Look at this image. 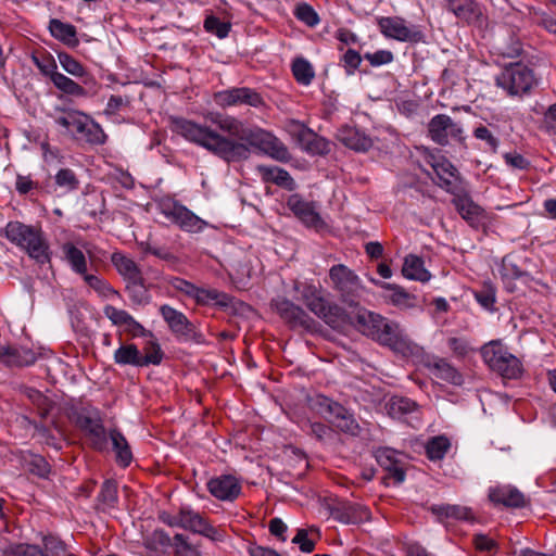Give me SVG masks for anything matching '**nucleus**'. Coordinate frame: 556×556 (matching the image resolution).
<instances>
[{
    "instance_id": "nucleus-3",
    "label": "nucleus",
    "mask_w": 556,
    "mask_h": 556,
    "mask_svg": "<svg viewBox=\"0 0 556 556\" xmlns=\"http://www.w3.org/2000/svg\"><path fill=\"white\" fill-rule=\"evenodd\" d=\"M5 237L24 249L38 264L50 262V247L40 228L21 222H10L5 227Z\"/></svg>"
},
{
    "instance_id": "nucleus-7",
    "label": "nucleus",
    "mask_w": 556,
    "mask_h": 556,
    "mask_svg": "<svg viewBox=\"0 0 556 556\" xmlns=\"http://www.w3.org/2000/svg\"><path fill=\"white\" fill-rule=\"evenodd\" d=\"M496 86L503 88L509 96H523L531 91L536 79L533 70L521 62L505 66L495 78Z\"/></svg>"
},
{
    "instance_id": "nucleus-53",
    "label": "nucleus",
    "mask_w": 556,
    "mask_h": 556,
    "mask_svg": "<svg viewBox=\"0 0 556 556\" xmlns=\"http://www.w3.org/2000/svg\"><path fill=\"white\" fill-rule=\"evenodd\" d=\"M231 28L229 22H223L219 17L210 15L204 20V29L207 33L216 35L219 39L228 36Z\"/></svg>"
},
{
    "instance_id": "nucleus-32",
    "label": "nucleus",
    "mask_w": 556,
    "mask_h": 556,
    "mask_svg": "<svg viewBox=\"0 0 556 556\" xmlns=\"http://www.w3.org/2000/svg\"><path fill=\"white\" fill-rule=\"evenodd\" d=\"M109 438L115 453V462L123 468L128 467L132 462V452L127 439L116 428L110 430Z\"/></svg>"
},
{
    "instance_id": "nucleus-13",
    "label": "nucleus",
    "mask_w": 556,
    "mask_h": 556,
    "mask_svg": "<svg viewBox=\"0 0 556 556\" xmlns=\"http://www.w3.org/2000/svg\"><path fill=\"white\" fill-rule=\"evenodd\" d=\"M270 306L279 314V316L292 329H304L313 331L315 329V320L302 307L295 305L286 298L273 299Z\"/></svg>"
},
{
    "instance_id": "nucleus-39",
    "label": "nucleus",
    "mask_w": 556,
    "mask_h": 556,
    "mask_svg": "<svg viewBox=\"0 0 556 556\" xmlns=\"http://www.w3.org/2000/svg\"><path fill=\"white\" fill-rule=\"evenodd\" d=\"M62 252L64 255V260L67 262V264L74 273L80 276H84L86 273H88L87 258L84 252L80 249H78L74 243L65 242L62 245Z\"/></svg>"
},
{
    "instance_id": "nucleus-24",
    "label": "nucleus",
    "mask_w": 556,
    "mask_h": 556,
    "mask_svg": "<svg viewBox=\"0 0 556 556\" xmlns=\"http://www.w3.org/2000/svg\"><path fill=\"white\" fill-rule=\"evenodd\" d=\"M452 202L462 218L471 227L478 229L482 225L486 216L485 211L475 203L469 195H458Z\"/></svg>"
},
{
    "instance_id": "nucleus-55",
    "label": "nucleus",
    "mask_w": 556,
    "mask_h": 556,
    "mask_svg": "<svg viewBox=\"0 0 556 556\" xmlns=\"http://www.w3.org/2000/svg\"><path fill=\"white\" fill-rule=\"evenodd\" d=\"M55 184L66 192L74 191L79 187V180L70 168H61L55 175Z\"/></svg>"
},
{
    "instance_id": "nucleus-33",
    "label": "nucleus",
    "mask_w": 556,
    "mask_h": 556,
    "mask_svg": "<svg viewBox=\"0 0 556 556\" xmlns=\"http://www.w3.org/2000/svg\"><path fill=\"white\" fill-rule=\"evenodd\" d=\"M402 274L405 278L427 282L431 278V274L425 267L424 260L416 254H408L404 258Z\"/></svg>"
},
{
    "instance_id": "nucleus-9",
    "label": "nucleus",
    "mask_w": 556,
    "mask_h": 556,
    "mask_svg": "<svg viewBox=\"0 0 556 556\" xmlns=\"http://www.w3.org/2000/svg\"><path fill=\"white\" fill-rule=\"evenodd\" d=\"M160 212L170 223L186 232L201 231L206 223L187 206L174 199H164L159 204Z\"/></svg>"
},
{
    "instance_id": "nucleus-12",
    "label": "nucleus",
    "mask_w": 556,
    "mask_h": 556,
    "mask_svg": "<svg viewBox=\"0 0 556 556\" xmlns=\"http://www.w3.org/2000/svg\"><path fill=\"white\" fill-rule=\"evenodd\" d=\"M464 130L459 123L446 114H437L428 123V137L439 146H447L450 139L465 143Z\"/></svg>"
},
{
    "instance_id": "nucleus-62",
    "label": "nucleus",
    "mask_w": 556,
    "mask_h": 556,
    "mask_svg": "<svg viewBox=\"0 0 556 556\" xmlns=\"http://www.w3.org/2000/svg\"><path fill=\"white\" fill-rule=\"evenodd\" d=\"M31 427L36 430L37 434L41 438L42 442L55 450L61 448L60 441L53 435L50 428L41 422H31Z\"/></svg>"
},
{
    "instance_id": "nucleus-16",
    "label": "nucleus",
    "mask_w": 556,
    "mask_h": 556,
    "mask_svg": "<svg viewBox=\"0 0 556 556\" xmlns=\"http://www.w3.org/2000/svg\"><path fill=\"white\" fill-rule=\"evenodd\" d=\"M377 23L381 34L387 38H392L403 42H418L422 38V33L406 26L405 21L402 17L382 16L378 18Z\"/></svg>"
},
{
    "instance_id": "nucleus-1",
    "label": "nucleus",
    "mask_w": 556,
    "mask_h": 556,
    "mask_svg": "<svg viewBox=\"0 0 556 556\" xmlns=\"http://www.w3.org/2000/svg\"><path fill=\"white\" fill-rule=\"evenodd\" d=\"M210 119L229 136H223L207 126L182 117L172 119V130L186 140L203 147L227 163L248 160L251 154L250 147L261 150L279 162H288L291 159L286 144L264 129L245 127L236 117L219 113L212 114Z\"/></svg>"
},
{
    "instance_id": "nucleus-58",
    "label": "nucleus",
    "mask_w": 556,
    "mask_h": 556,
    "mask_svg": "<svg viewBox=\"0 0 556 556\" xmlns=\"http://www.w3.org/2000/svg\"><path fill=\"white\" fill-rule=\"evenodd\" d=\"M174 548L177 556H201L198 548L191 545L184 534L174 535Z\"/></svg>"
},
{
    "instance_id": "nucleus-50",
    "label": "nucleus",
    "mask_w": 556,
    "mask_h": 556,
    "mask_svg": "<svg viewBox=\"0 0 556 556\" xmlns=\"http://www.w3.org/2000/svg\"><path fill=\"white\" fill-rule=\"evenodd\" d=\"M181 528L194 533L201 532L206 520L197 511L189 507H181Z\"/></svg>"
},
{
    "instance_id": "nucleus-22",
    "label": "nucleus",
    "mask_w": 556,
    "mask_h": 556,
    "mask_svg": "<svg viewBox=\"0 0 556 556\" xmlns=\"http://www.w3.org/2000/svg\"><path fill=\"white\" fill-rule=\"evenodd\" d=\"M330 514L333 519L346 525L362 523L370 518V511L366 506L351 502L339 503L331 507Z\"/></svg>"
},
{
    "instance_id": "nucleus-34",
    "label": "nucleus",
    "mask_w": 556,
    "mask_h": 556,
    "mask_svg": "<svg viewBox=\"0 0 556 556\" xmlns=\"http://www.w3.org/2000/svg\"><path fill=\"white\" fill-rule=\"evenodd\" d=\"M257 172L260 173L263 181L273 182L279 187L286 188L288 190L294 189V180L283 168L278 166H267V165H258Z\"/></svg>"
},
{
    "instance_id": "nucleus-20",
    "label": "nucleus",
    "mask_w": 556,
    "mask_h": 556,
    "mask_svg": "<svg viewBox=\"0 0 556 556\" xmlns=\"http://www.w3.org/2000/svg\"><path fill=\"white\" fill-rule=\"evenodd\" d=\"M336 138L344 147L355 152H367L374 144L370 136L356 126L351 125L341 126L336 134Z\"/></svg>"
},
{
    "instance_id": "nucleus-6",
    "label": "nucleus",
    "mask_w": 556,
    "mask_h": 556,
    "mask_svg": "<svg viewBox=\"0 0 556 556\" xmlns=\"http://www.w3.org/2000/svg\"><path fill=\"white\" fill-rule=\"evenodd\" d=\"M485 364L505 379H518L523 372L522 364L500 342L491 341L481 348Z\"/></svg>"
},
{
    "instance_id": "nucleus-42",
    "label": "nucleus",
    "mask_w": 556,
    "mask_h": 556,
    "mask_svg": "<svg viewBox=\"0 0 556 556\" xmlns=\"http://www.w3.org/2000/svg\"><path fill=\"white\" fill-rule=\"evenodd\" d=\"M125 290L131 302L136 305H147L151 301V295L148 287L146 286V279L143 276L126 282Z\"/></svg>"
},
{
    "instance_id": "nucleus-45",
    "label": "nucleus",
    "mask_w": 556,
    "mask_h": 556,
    "mask_svg": "<svg viewBox=\"0 0 556 556\" xmlns=\"http://www.w3.org/2000/svg\"><path fill=\"white\" fill-rule=\"evenodd\" d=\"M291 70L295 80L303 86H308L315 77L312 64L303 58H296Z\"/></svg>"
},
{
    "instance_id": "nucleus-43",
    "label": "nucleus",
    "mask_w": 556,
    "mask_h": 556,
    "mask_svg": "<svg viewBox=\"0 0 556 556\" xmlns=\"http://www.w3.org/2000/svg\"><path fill=\"white\" fill-rule=\"evenodd\" d=\"M388 413L394 418H401L417 409V404L413 400L404 396H392L387 404Z\"/></svg>"
},
{
    "instance_id": "nucleus-4",
    "label": "nucleus",
    "mask_w": 556,
    "mask_h": 556,
    "mask_svg": "<svg viewBox=\"0 0 556 556\" xmlns=\"http://www.w3.org/2000/svg\"><path fill=\"white\" fill-rule=\"evenodd\" d=\"M307 404L309 409L331 422L340 431L354 437L359 434L361 427L354 414L341 403L324 394H315L307 397Z\"/></svg>"
},
{
    "instance_id": "nucleus-35",
    "label": "nucleus",
    "mask_w": 556,
    "mask_h": 556,
    "mask_svg": "<svg viewBox=\"0 0 556 556\" xmlns=\"http://www.w3.org/2000/svg\"><path fill=\"white\" fill-rule=\"evenodd\" d=\"M428 367L437 378L451 384L462 386L464 382L463 375L445 358H435Z\"/></svg>"
},
{
    "instance_id": "nucleus-15",
    "label": "nucleus",
    "mask_w": 556,
    "mask_h": 556,
    "mask_svg": "<svg viewBox=\"0 0 556 556\" xmlns=\"http://www.w3.org/2000/svg\"><path fill=\"white\" fill-rule=\"evenodd\" d=\"M72 127L77 138L90 146H103L108 140V135L89 114L79 111L76 121L72 122Z\"/></svg>"
},
{
    "instance_id": "nucleus-47",
    "label": "nucleus",
    "mask_w": 556,
    "mask_h": 556,
    "mask_svg": "<svg viewBox=\"0 0 556 556\" xmlns=\"http://www.w3.org/2000/svg\"><path fill=\"white\" fill-rule=\"evenodd\" d=\"M83 278L85 282L100 296L106 299L111 296H119L118 291H116L106 280L102 279L101 277L86 273Z\"/></svg>"
},
{
    "instance_id": "nucleus-38",
    "label": "nucleus",
    "mask_w": 556,
    "mask_h": 556,
    "mask_svg": "<svg viewBox=\"0 0 556 556\" xmlns=\"http://www.w3.org/2000/svg\"><path fill=\"white\" fill-rule=\"evenodd\" d=\"M195 302L201 305L214 304L223 308L235 307V298L216 289L199 288Z\"/></svg>"
},
{
    "instance_id": "nucleus-48",
    "label": "nucleus",
    "mask_w": 556,
    "mask_h": 556,
    "mask_svg": "<svg viewBox=\"0 0 556 556\" xmlns=\"http://www.w3.org/2000/svg\"><path fill=\"white\" fill-rule=\"evenodd\" d=\"M477 302L485 309L495 311L496 288L490 282H484L480 289L473 292Z\"/></svg>"
},
{
    "instance_id": "nucleus-21",
    "label": "nucleus",
    "mask_w": 556,
    "mask_h": 556,
    "mask_svg": "<svg viewBox=\"0 0 556 556\" xmlns=\"http://www.w3.org/2000/svg\"><path fill=\"white\" fill-rule=\"evenodd\" d=\"M377 463L388 472L384 479H392L394 484L404 482L406 473L396 457V451L390 447H378L374 452Z\"/></svg>"
},
{
    "instance_id": "nucleus-17",
    "label": "nucleus",
    "mask_w": 556,
    "mask_h": 556,
    "mask_svg": "<svg viewBox=\"0 0 556 556\" xmlns=\"http://www.w3.org/2000/svg\"><path fill=\"white\" fill-rule=\"evenodd\" d=\"M76 424L89 437L91 445L96 451L103 452L106 450L108 435L97 410L88 415H78Z\"/></svg>"
},
{
    "instance_id": "nucleus-37",
    "label": "nucleus",
    "mask_w": 556,
    "mask_h": 556,
    "mask_svg": "<svg viewBox=\"0 0 556 556\" xmlns=\"http://www.w3.org/2000/svg\"><path fill=\"white\" fill-rule=\"evenodd\" d=\"M49 30L55 39L71 48L77 47L79 43L76 27L72 24L52 18L49 23Z\"/></svg>"
},
{
    "instance_id": "nucleus-54",
    "label": "nucleus",
    "mask_w": 556,
    "mask_h": 556,
    "mask_svg": "<svg viewBox=\"0 0 556 556\" xmlns=\"http://www.w3.org/2000/svg\"><path fill=\"white\" fill-rule=\"evenodd\" d=\"M142 251L146 254H152L155 257L169 263V264H176L178 262V257L170 251L169 248L165 245H156L152 243H142L141 244Z\"/></svg>"
},
{
    "instance_id": "nucleus-14",
    "label": "nucleus",
    "mask_w": 556,
    "mask_h": 556,
    "mask_svg": "<svg viewBox=\"0 0 556 556\" xmlns=\"http://www.w3.org/2000/svg\"><path fill=\"white\" fill-rule=\"evenodd\" d=\"M214 102L225 109L228 106L249 105L260 108L264 105L263 97L249 87H232L226 90L215 92Z\"/></svg>"
},
{
    "instance_id": "nucleus-52",
    "label": "nucleus",
    "mask_w": 556,
    "mask_h": 556,
    "mask_svg": "<svg viewBox=\"0 0 556 556\" xmlns=\"http://www.w3.org/2000/svg\"><path fill=\"white\" fill-rule=\"evenodd\" d=\"M42 546L45 556H68L72 554L66 544L52 534L43 536Z\"/></svg>"
},
{
    "instance_id": "nucleus-29",
    "label": "nucleus",
    "mask_w": 556,
    "mask_h": 556,
    "mask_svg": "<svg viewBox=\"0 0 556 556\" xmlns=\"http://www.w3.org/2000/svg\"><path fill=\"white\" fill-rule=\"evenodd\" d=\"M35 353L29 349L0 346V362L11 367H25L36 362Z\"/></svg>"
},
{
    "instance_id": "nucleus-23",
    "label": "nucleus",
    "mask_w": 556,
    "mask_h": 556,
    "mask_svg": "<svg viewBox=\"0 0 556 556\" xmlns=\"http://www.w3.org/2000/svg\"><path fill=\"white\" fill-rule=\"evenodd\" d=\"M207 489L214 497L220 501H233L241 492L239 481L231 475H223L211 479L207 482Z\"/></svg>"
},
{
    "instance_id": "nucleus-40",
    "label": "nucleus",
    "mask_w": 556,
    "mask_h": 556,
    "mask_svg": "<svg viewBox=\"0 0 556 556\" xmlns=\"http://www.w3.org/2000/svg\"><path fill=\"white\" fill-rule=\"evenodd\" d=\"M430 510L440 521L444 519L468 520L471 518V509L460 505H433Z\"/></svg>"
},
{
    "instance_id": "nucleus-30",
    "label": "nucleus",
    "mask_w": 556,
    "mask_h": 556,
    "mask_svg": "<svg viewBox=\"0 0 556 556\" xmlns=\"http://www.w3.org/2000/svg\"><path fill=\"white\" fill-rule=\"evenodd\" d=\"M501 276L509 292L515 291V286L511 285V281L520 280L528 285L533 280L531 274L516 264L510 256L503 257Z\"/></svg>"
},
{
    "instance_id": "nucleus-5",
    "label": "nucleus",
    "mask_w": 556,
    "mask_h": 556,
    "mask_svg": "<svg viewBox=\"0 0 556 556\" xmlns=\"http://www.w3.org/2000/svg\"><path fill=\"white\" fill-rule=\"evenodd\" d=\"M300 294L306 307L327 325L333 329L344 328V320L349 318L346 312L338 304L329 303L316 286L303 285Z\"/></svg>"
},
{
    "instance_id": "nucleus-10",
    "label": "nucleus",
    "mask_w": 556,
    "mask_h": 556,
    "mask_svg": "<svg viewBox=\"0 0 556 556\" xmlns=\"http://www.w3.org/2000/svg\"><path fill=\"white\" fill-rule=\"evenodd\" d=\"M160 314L166 321L172 333L178 340L192 341L198 344L204 342V336L182 312L172 307L168 304H164L160 307Z\"/></svg>"
},
{
    "instance_id": "nucleus-46",
    "label": "nucleus",
    "mask_w": 556,
    "mask_h": 556,
    "mask_svg": "<svg viewBox=\"0 0 556 556\" xmlns=\"http://www.w3.org/2000/svg\"><path fill=\"white\" fill-rule=\"evenodd\" d=\"M27 396L35 406L38 416L46 419L54 407V402L36 389H29Z\"/></svg>"
},
{
    "instance_id": "nucleus-27",
    "label": "nucleus",
    "mask_w": 556,
    "mask_h": 556,
    "mask_svg": "<svg viewBox=\"0 0 556 556\" xmlns=\"http://www.w3.org/2000/svg\"><path fill=\"white\" fill-rule=\"evenodd\" d=\"M376 285L381 288L389 290L391 293L388 295V300L394 306L401 309L415 308L418 306V296L407 292L403 287L396 283L381 282L372 280Z\"/></svg>"
},
{
    "instance_id": "nucleus-61",
    "label": "nucleus",
    "mask_w": 556,
    "mask_h": 556,
    "mask_svg": "<svg viewBox=\"0 0 556 556\" xmlns=\"http://www.w3.org/2000/svg\"><path fill=\"white\" fill-rule=\"evenodd\" d=\"M104 315L112 321L115 326H126V324L130 320L131 315L124 311L116 308L112 305H106L103 309Z\"/></svg>"
},
{
    "instance_id": "nucleus-60",
    "label": "nucleus",
    "mask_w": 556,
    "mask_h": 556,
    "mask_svg": "<svg viewBox=\"0 0 556 556\" xmlns=\"http://www.w3.org/2000/svg\"><path fill=\"white\" fill-rule=\"evenodd\" d=\"M341 63L348 75H353L362 63L361 54L354 49H348L341 58Z\"/></svg>"
},
{
    "instance_id": "nucleus-8",
    "label": "nucleus",
    "mask_w": 556,
    "mask_h": 556,
    "mask_svg": "<svg viewBox=\"0 0 556 556\" xmlns=\"http://www.w3.org/2000/svg\"><path fill=\"white\" fill-rule=\"evenodd\" d=\"M329 279L332 289L340 300L349 306H357L362 293L359 277L344 264H337L329 269Z\"/></svg>"
},
{
    "instance_id": "nucleus-59",
    "label": "nucleus",
    "mask_w": 556,
    "mask_h": 556,
    "mask_svg": "<svg viewBox=\"0 0 556 556\" xmlns=\"http://www.w3.org/2000/svg\"><path fill=\"white\" fill-rule=\"evenodd\" d=\"M131 102V99L129 96H119V94H112L109 98V101L104 109V114L106 116H114L117 115L118 112L126 106H129Z\"/></svg>"
},
{
    "instance_id": "nucleus-2",
    "label": "nucleus",
    "mask_w": 556,
    "mask_h": 556,
    "mask_svg": "<svg viewBox=\"0 0 556 556\" xmlns=\"http://www.w3.org/2000/svg\"><path fill=\"white\" fill-rule=\"evenodd\" d=\"M354 307L355 311L346 312L349 318L344 320V327L348 325L354 326L363 334L389 346L403 356L413 355L417 352L418 345L403 332L399 324L358 305Z\"/></svg>"
},
{
    "instance_id": "nucleus-26",
    "label": "nucleus",
    "mask_w": 556,
    "mask_h": 556,
    "mask_svg": "<svg viewBox=\"0 0 556 556\" xmlns=\"http://www.w3.org/2000/svg\"><path fill=\"white\" fill-rule=\"evenodd\" d=\"M489 498L497 505L510 508H521L526 506L525 495L515 486L501 485L490 490Z\"/></svg>"
},
{
    "instance_id": "nucleus-44",
    "label": "nucleus",
    "mask_w": 556,
    "mask_h": 556,
    "mask_svg": "<svg viewBox=\"0 0 556 556\" xmlns=\"http://www.w3.org/2000/svg\"><path fill=\"white\" fill-rule=\"evenodd\" d=\"M98 502L102 505V509L114 508L118 502L117 482L114 479H106L98 494Z\"/></svg>"
},
{
    "instance_id": "nucleus-57",
    "label": "nucleus",
    "mask_w": 556,
    "mask_h": 556,
    "mask_svg": "<svg viewBox=\"0 0 556 556\" xmlns=\"http://www.w3.org/2000/svg\"><path fill=\"white\" fill-rule=\"evenodd\" d=\"M27 468L29 472L38 476L39 478H48L51 471L50 464L41 455H33L27 463Z\"/></svg>"
},
{
    "instance_id": "nucleus-64",
    "label": "nucleus",
    "mask_w": 556,
    "mask_h": 556,
    "mask_svg": "<svg viewBox=\"0 0 556 556\" xmlns=\"http://www.w3.org/2000/svg\"><path fill=\"white\" fill-rule=\"evenodd\" d=\"M31 60L34 64L39 68L41 74H43L45 76H49L50 79H52V74L58 73L56 63L51 55H45L42 59H40L37 55L33 54Z\"/></svg>"
},
{
    "instance_id": "nucleus-56",
    "label": "nucleus",
    "mask_w": 556,
    "mask_h": 556,
    "mask_svg": "<svg viewBox=\"0 0 556 556\" xmlns=\"http://www.w3.org/2000/svg\"><path fill=\"white\" fill-rule=\"evenodd\" d=\"M295 17L309 27H314L319 23V16L312 5L302 2L295 7Z\"/></svg>"
},
{
    "instance_id": "nucleus-18",
    "label": "nucleus",
    "mask_w": 556,
    "mask_h": 556,
    "mask_svg": "<svg viewBox=\"0 0 556 556\" xmlns=\"http://www.w3.org/2000/svg\"><path fill=\"white\" fill-rule=\"evenodd\" d=\"M446 2L447 10L468 25L481 27L486 22L482 7L475 0H446Z\"/></svg>"
},
{
    "instance_id": "nucleus-63",
    "label": "nucleus",
    "mask_w": 556,
    "mask_h": 556,
    "mask_svg": "<svg viewBox=\"0 0 556 556\" xmlns=\"http://www.w3.org/2000/svg\"><path fill=\"white\" fill-rule=\"evenodd\" d=\"M498 51L505 58H517L522 53V43L517 37L510 35L508 41L503 43Z\"/></svg>"
},
{
    "instance_id": "nucleus-19",
    "label": "nucleus",
    "mask_w": 556,
    "mask_h": 556,
    "mask_svg": "<svg viewBox=\"0 0 556 556\" xmlns=\"http://www.w3.org/2000/svg\"><path fill=\"white\" fill-rule=\"evenodd\" d=\"M287 206L306 227L319 229L325 226L314 203L305 201L301 194H291L287 200Z\"/></svg>"
},
{
    "instance_id": "nucleus-49",
    "label": "nucleus",
    "mask_w": 556,
    "mask_h": 556,
    "mask_svg": "<svg viewBox=\"0 0 556 556\" xmlns=\"http://www.w3.org/2000/svg\"><path fill=\"white\" fill-rule=\"evenodd\" d=\"M451 447L447 438L440 435L432 438L426 445V454L430 460L442 459Z\"/></svg>"
},
{
    "instance_id": "nucleus-31",
    "label": "nucleus",
    "mask_w": 556,
    "mask_h": 556,
    "mask_svg": "<svg viewBox=\"0 0 556 556\" xmlns=\"http://www.w3.org/2000/svg\"><path fill=\"white\" fill-rule=\"evenodd\" d=\"M58 59L63 70L70 75L80 78L83 85L87 86L89 89L97 87V81L93 76H91L72 55L66 52H60L58 53Z\"/></svg>"
},
{
    "instance_id": "nucleus-25",
    "label": "nucleus",
    "mask_w": 556,
    "mask_h": 556,
    "mask_svg": "<svg viewBox=\"0 0 556 556\" xmlns=\"http://www.w3.org/2000/svg\"><path fill=\"white\" fill-rule=\"evenodd\" d=\"M432 168L439 179L437 185L448 193H455L460 176L453 163L447 159H442L435 162Z\"/></svg>"
},
{
    "instance_id": "nucleus-11",
    "label": "nucleus",
    "mask_w": 556,
    "mask_h": 556,
    "mask_svg": "<svg viewBox=\"0 0 556 556\" xmlns=\"http://www.w3.org/2000/svg\"><path fill=\"white\" fill-rule=\"evenodd\" d=\"M288 131L303 151L312 155H327L330 152V142L318 136L302 122L292 119L288 124Z\"/></svg>"
},
{
    "instance_id": "nucleus-41",
    "label": "nucleus",
    "mask_w": 556,
    "mask_h": 556,
    "mask_svg": "<svg viewBox=\"0 0 556 556\" xmlns=\"http://www.w3.org/2000/svg\"><path fill=\"white\" fill-rule=\"evenodd\" d=\"M51 81L53 83L55 88H58L65 94L77 98H86L89 96V92L84 86L74 81L72 78L65 76L60 72L52 74Z\"/></svg>"
},
{
    "instance_id": "nucleus-51",
    "label": "nucleus",
    "mask_w": 556,
    "mask_h": 556,
    "mask_svg": "<svg viewBox=\"0 0 556 556\" xmlns=\"http://www.w3.org/2000/svg\"><path fill=\"white\" fill-rule=\"evenodd\" d=\"M2 556H45L39 545L28 543H12L2 551Z\"/></svg>"
},
{
    "instance_id": "nucleus-28",
    "label": "nucleus",
    "mask_w": 556,
    "mask_h": 556,
    "mask_svg": "<svg viewBox=\"0 0 556 556\" xmlns=\"http://www.w3.org/2000/svg\"><path fill=\"white\" fill-rule=\"evenodd\" d=\"M114 362L121 366H135V367H148L151 362H154L152 357H141V352L136 344H122L114 352Z\"/></svg>"
},
{
    "instance_id": "nucleus-36",
    "label": "nucleus",
    "mask_w": 556,
    "mask_h": 556,
    "mask_svg": "<svg viewBox=\"0 0 556 556\" xmlns=\"http://www.w3.org/2000/svg\"><path fill=\"white\" fill-rule=\"evenodd\" d=\"M111 262L125 282L143 276L139 265L122 252H114L111 256Z\"/></svg>"
}]
</instances>
